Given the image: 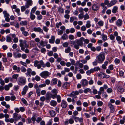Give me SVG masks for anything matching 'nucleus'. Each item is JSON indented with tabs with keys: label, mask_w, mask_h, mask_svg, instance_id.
<instances>
[{
	"label": "nucleus",
	"mask_w": 125,
	"mask_h": 125,
	"mask_svg": "<svg viewBox=\"0 0 125 125\" xmlns=\"http://www.w3.org/2000/svg\"><path fill=\"white\" fill-rule=\"evenodd\" d=\"M19 42H20V46L21 47V50L23 51L25 49V48H26L24 51L26 53H28L29 52V50L27 48L29 47V45L27 44V41L26 40H24L23 41L22 40H20Z\"/></svg>",
	"instance_id": "nucleus-1"
},
{
	"label": "nucleus",
	"mask_w": 125,
	"mask_h": 125,
	"mask_svg": "<svg viewBox=\"0 0 125 125\" xmlns=\"http://www.w3.org/2000/svg\"><path fill=\"white\" fill-rule=\"evenodd\" d=\"M34 66L37 67L38 69L41 68L42 66L43 68L45 67V64L42 60H41L39 62L38 60H35L34 61Z\"/></svg>",
	"instance_id": "nucleus-2"
},
{
	"label": "nucleus",
	"mask_w": 125,
	"mask_h": 125,
	"mask_svg": "<svg viewBox=\"0 0 125 125\" xmlns=\"http://www.w3.org/2000/svg\"><path fill=\"white\" fill-rule=\"evenodd\" d=\"M82 37H81L78 39L76 40V43L77 44L74 45V47L77 50H78L80 46L82 47L83 45V40Z\"/></svg>",
	"instance_id": "nucleus-3"
},
{
	"label": "nucleus",
	"mask_w": 125,
	"mask_h": 125,
	"mask_svg": "<svg viewBox=\"0 0 125 125\" xmlns=\"http://www.w3.org/2000/svg\"><path fill=\"white\" fill-rule=\"evenodd\" d=\"M97 61L98 63H102L103 62L105 59L104 54L103 53H100L97 56Z\"/></svg>",
	"instance_id": "nucleus-4"
},
{
	"label": "nucleus",
	"mask_w": 125,
	"mask_h": 125,
	"mask_svg": "<svg viewBox=\"0 0 125 125\" xmlns=\"http://www.w3.org/2000/svg\"><path fill=\"white\" fill-rule=\"evenodd\" d=\"M19 81L18 84L20 85H24L26 83V78L24 77H19Z\"/></svg>",
	"instance_id": "nucleus-5"
},
{
	"label": "nucleus",
	"mask_w": 125,
	"mask_h": 125,
	"mask_svg": "<svg viewBox=\"0 0 125 125\" xmlns=\"http://www.w3.org/2000/svg\"><path fill=\"white\" fill-rule=\"evenodd\" d=\"M52 94H50V95L51 96V97L53 99H55L56 98V97L57 96V94L58 92L57 91V89H54L51 91Z\"/></svg>",
	"instance_id": "nucleus-6"
},
{
	"label": "nucleus",
	"mask_w": 125,
	"mask_h": 125,
	"mask_svg": "<svg viewBox=\"0 0 125 125\" xmlns=\"http://www.w3.org/2000/svg\"><path fill=\"white\" fill-rule=\"evenodd\" d=\"M78 94L79 92H78V91H75L72 92L70 94L68 95V96L72 97L74 98H76L77 97L76 95H78Z\"/></svg>",
	"instance_id": "nucleus-7"
},
{
	"label": "nucleus",
	"mask_w": 125,
	"mask_h": 125,
	"mask_svg": "<svg viewBox=\"0 0 125 125\" xmlns=\"http://www.w3.org/2000/svg\"><path fill=\"white\" fill-rule=\"evenodd\" d=\"M49 75V72L46 71H43L40 74V75L44 78H46Z\"/></svg>",
	"instance_id": "nucleus-8"
},
{
	"label": "nucleus",
	"mask_w": 125,
	"mask_h": 125,
	"mask_svg": "<svg viewBox=\"0 0 125 125\" xmlns=\"http://www.w3.org/2000/svg\"><path fill=\"white\" fill-rule=\"evenodd\" d=\"M99 4L97 3L93 4L92 7V8L93 11H95L99 9Z\"/></svg>",
	"instance_id": "nucleus-9"
},
{
	"label": "nucleus",
	"mask_w": 125,
	"mask_h": 125,
	"mask_svg": "<svg viewBox=\"0 0 125 125\" xmlns=\"http://www.w3.org/2000/svg\"><path fill=\"white\" fill-rule=\"evenodd\" d=\"M18 114L16 113H14L13 114V117L14 120L16 121H17L19 119H20L21 118V116L20 115L17 117Z\"/></svg>",
	"instance_id": "nucleus-10"
},
{
	"label": "nucleus",
	"mask_w": 125,
	"mask_h": 125,
	"mask_svg": "<svg viewBox=\"0 0 125 125\" xmlns=\"http://www.w3.org/2000/svg\"><path fill=\"white\" fill-rule=\"evenodd\" d=\"M33 4L32 1L31 0H28L27 1L25 6L26 8H29L30 6L32 5Z\"/></svg>",
	"instance_id": "nucleus-11"
},
{
	"label": "nucleus",
	"mask_w": 125,
	"mask_h": 125,
	"mask_svg": "<svg viewBox=\"0 0 125 125\" xmlns=\"http://www.w3.org/2000/svg\"><path fill=\"white\" fill-rule=\"evenodd\" d=\"M25 28L24 27H22L20 28L21 31L22 32V34L24 36H27L29 34L28 32L25 31Z\"/></svg>",
	"instance_id": "nucleus-12"
},
{
	"label": "nucleus",
	"mask_w": 125,
	"mask_h": 125,
	"mask_svg": "<svg viewBox=\"0 0 125 125\" xmlns=\"http://www.w3.org/2000/svg\"><path fill=\"white\" fill-rule=\"evenodd\" d=\"M33 30L35 32H39L40 33H43V30L41 29L40 27H34L33 28Z\"/></svg>",
	"instance_id": "nucleus-13"
},
{
	"label": "nucleus",
	"mask_w": 125,
	"mask_h": 125,
	"mask_svg": "<svg viewBox=\"0 0 125 125\" xmlns=\"http://www.w3.org/2000/svg\"><path fill=\"white\" fill-rule=\"evenodd\" d=\"M61 105L62 108H65L67 106V103L65 101L63 100L61 103Z\"/></svg>",
	"instance_id": "nucleus-14"
},
{
	"label": "nucleus",
	"mask_w": 125,
	"mask_h": 125,
	"mask_svg": "<svg viewBox=\"0 0 125 125\" xmlns=\"http://www.w3.org/2000/svg\"><path fill=\"white\" fill-rule=\"evenodd\" d=\"M81 83L82 85L83 86L86 85L88 84L87 81L86 79H85L82 80L81 81Z\"/></svg>",
	"instance_id": "nucleus-15"
},
{
	"label": "nucleus",
	"mask_w": 125,
	"mask_h": 125,
	"mask_svg": "<svg viewBox=\"0 0 125 125\" xmlns=\"http://www.w3.org/2000/svg\"><path fill=\"white\" fill-rule=\"evenodd\" d=\"M122 20L120 19H119L116 21V24L118 26L120 27L122 25Z\"/></svg>",
	"instance_id": "nucleus-16"
},
{
	"label": "nucleus",
	"mask_w": 125,
	"mask_h": 125,
	"mask_svg": "<svg viewBox=\"0 0 125 125\" xmlns=\"http://www.w3.org/2000/svg\"><path fill=\"white\" fill-rule=\"evenodd\" d=\"M57 83V79L56 78H54L52 79L51 82V85L52 86L55 85Z\"/></svg>",
	"instance_id": "nucleus-17"
},
{
	"label": "nucleus",
	"mask_w": 125,
	"mask_h": 125,
	"mask_svg": "<svg viewBox=\"0 0 125 125\" xmlns=\"http://www.w3.org/2000/svg\"><path fill=\"white\" fill-rule=\"evenodd\" d=\"M49 112L51 116L52 117H54L56 115V113L55 111L52 110L49 111Z\"/></svg>",
	"instance_id": "nucleus-18"
},
{
	"label": "nucleus",
	"mask_w": 125,
	"mask_h": 125,
	"mask_svg": "<svg viewBox=\"0 0 125 125\" xmlns=\"http://www.w3.org/2000/svg\"><path fill=\"white\" fill-rule=\"evenodd\" d=\"M70 82H65L62 85V87L64 89H68V87L69 86Z\"/></svg>",
	"instance_id": "nucleus-19"
},
{
	"label": "nucleus",
	"mask_w": 125,
	"mask_h": 125,
	"mask_svg": "<svg viewBox=\"0 0 125 125\" xmlns=\"http://www.w3.org/2000/svg\"><path fill=\"white\" fill-rule=\"evenodd\" d=\"M55 36H52L51 39L49 40V43H54L55 42Z\"/></svg>",
	"instance_id": "nucleus-20"
},
{
	"label": "nucleus",
	"mask_w": 125,
	"mask_h": 125,
	"mask_svg": "<svg viewBox=\"0 0 125 125\" xmlns=\"http://www.w3.org/2000/svg\"><path fill=\"white\" fill-rule=\"evenodd\" d=\"M32 71L31 69L30 68H28L27 69V72L26 74L27 76H31V73Z\"/></svg>",
	"instance_id": "nucleus-21"
},
{
	"label": "nucleus",
	"mask_w": 125,
	"mask_h": 125,
	"mask_svg": "<svg viewBox=\"0 0 125 125\" xmlns=\"http://www.w3.org/2000/svg\"><path fill=\"white\" fill-rule=\"evenodd\" d=\"M58 11L59 13L63 14L64 12V10L62 8L59 7L58 9Z\"/></svg>",
	"instance_id": "nucleus-22"
},
{
	"label": "nucleus",
	"mask_w": 125,
	"mask_h": 125,
	"mask_svg": "<svg viewBox=\"0 0 125 125\" xmlns=\"http://www.w3.org/2000/svg\"><path fill=\"white\" fill-rule=\"evenodd\" d=\"M20 24L22 26H26L28 24V22L26 21H21L20 22Z\"/></svg>",
	"instance_id": "nucleus-23"
},
{
	"label": "nucleus",
	"mask_w": 125,
	"mask_h": 125,
	"mask_svg": "<svg viewBox=\"0 0 125 125\" xmlns=\"http://www.w3.org/2000/svg\"><path fill=\"white\" fill-rule=\"evenodd\" d=\"M50 104L52 106H55L57 104V103L56 101L52 100L51 101Z\"/></svg>",
	"instance_id": "nucleus-24"
},
{
	"label": "nucleus",
	"mask_w": 125,
	"mask_h": 125,
	"mask_svg": "<svg viewBox=\"0 0 125 125\" xmlns=\"http://www.w3.org/2000/svg\"><path fill=\"white\" fill-rule=\"evenodd\" d=\"M115 109L114 106L112 104H110V111L112 113L114 112Z\"/></svg>",
	"instance_id": "nucleus-25"
},
{
	"label": "nucleus",
	"mask_w": 125,
	"mask_h": 125,
	"mask_svg": "<svg viewBox=\"0 0 125 125\" xmlns=\"http://www.w3.org/2000/svg\"><path fill=\"white\" fill-rule=\"evenodd\" d=\"M93 70V69H91L90 70L87 71L86 72V74L88 75H90L91 73L94 72Z\"/></svg>",
	"instance_id": "nucleus-26"
},
{
	"label": "nucleus",
	"mask_w": 125,
	"mask_h": 125,
	"mask_svg": "<svg viewBox=\"0 0 125 125\" xmlns=\"http://www.w3.org/2000/svg\"><path fill=\"white\" fill-rule=\"evenodd\" d=\"M61 38L63 40H67L68 39V35L66 33H64L62 36Z\"/></svg>",
	"instance_id": "nucleus-27"
},
{
	"label": "nucleus",
	"mask_w": 125,
	"mask_h": 125,
	"mask_svg": "<svg viewBox=\"0 0 125 125\" xmlns=\"http://www.w3.org/2000/svg\"><path fill=\"white\" fill-rule=\"evenodd\" d=\"M105 73L102 72H100L99 74L98 75V76L99 77H100L102 78H105Z\"/></svg>",
	"instance_id": "nucleus-28"
},
{
	"label": "nucleus",
	"mask_w": 125,
	"mask_h": 125,
	"mask_svg": "<svg viewBox=\"0 0 125 125\" xmlns=\"http://www.w3.org/2000/svg\"><path fill=\"white\" fill-rule=\"evenodd\" d=\"M117 89L118 91L121 93L123 92L124 91V89L121 87H118Z\"/></svg>",
	"instance_id": "nucleus-29"
},
{
	"label": "nucleus",
	"mask_w": 125,
	"mask_h": 125,
	"mask_svg": "<svg viewBox=\"0 0 125 125\" xmlns=\"http://www.w3.org/2000/svg\"><path fill=\"white\" fill-rule=\"evenodd\" d=\"M117 2V0H112L110 2V6L114 5Z\"/></svg>",
	"instance_id": "nucleus-30"
},
{
	"label": "nucleus",
	"mask_w": 125,
	"mask_h": 125,
	"mask_svg": "<svg viewBox=\"0 0 125 125\" xmlns=\"http://www.w3.org/2000/svg\"><path fill=\"white\" fill-rule=\"evenodd\" d=\"M71 51V49L70 47H68L67 48L65 49V52L67 53H69Z\"/></svg>",
	"instance_id": "nucleus-31"
},
{
	"label": "nucleus",
	"mask_w": 125,
	"mask_h": 125,
	"mask_svg": "<svg viewBox=\"0 0 125 125\" xmlns=\"http://www.w3.org/2000/svg\"><path fill=\"white\" fill-rule=\"evenodd\" d=\"M3 14L4 15L5 17H9L10 15L9 13H7V11L6 10L4 11L3 12Z\"/></svg>",
	"instance_id": "nucleus-32"
},
{
	"label": "nucleus",
	"mask_w": 125,
	"mask_h": 125,
	"mask_svg": "<svg viewBox=\"0 0 125 125\" xmlns=\"http://www.w3.org/2000/svg\"><path fill=\"white\" fill-rule=\"evenodd\" d=\"M116 20V17H113L111 18L110 20V23H112L114 22V21Z\"/></svg>",
	"instance_id": "nucleus-33"
},
{
	"label": "nucleus",
	"mask_w": 125,
	"mask_h": 125,
	"mask_svg": "<svg viewBox=\"0 0 125 125\" xmlns=\"http://www.w3.org/2000/svg\"><path fill=\"white\" fill-rule=\"evenodd\" d=\"M14 57L15 58H19L21 57V55L20 53H15L14 54Z\"/></svg>",
	"instance_id": "nucleus-34"
},
{
	"label": "nucleus",
	"mask_w": 125,
	"mask_h": 125,
	"mask_svg": "<svg viewBox=\"0 0 125 125\" xmlns=\"http://www.w3.org/2000/svg\"><path fill=\"white\" fill-rule=\"evenodd\" d=\"M50 94H48V93H47L46 97L45 98L46 101H48L50 100L51 98V97L50 95Z\"/></svg>",
	"instance_id": "nucleus-35"
},
{
	"label": "nucleus",
	"mask_w": 125,
	"mask_h": 125,
	"mask_svg": "<svg viewBox=\"0 0 125 125\" xmlns=\"http://www.w3.org/2000/svg\"><path fill=\"white\" fill-rule=\"evenodd\" d=\"M117 7L115 6L112 10V12L114 13H116L117 11Z\"/></svg>",
	"instance_id": "nucleus-36"
},
{
	"label": "nucleus",
	"mask_w": 125,
	"mask_h": 125,
	"mask_svg": "<svg viewBox=\"0 0 125 125\" xmlns=\"http://www.w3.org/2000/svg\"><path fill=\"white\" fill-rule=\"evenodd\" d=\"M57 99V102L58 103H60L61 101V97L59 95H58L56 97Z\"/></svg>",
	"instance_id": "nucleus-37"
},
{
	"label": "nucleus",
	"mask_w": 125,
	"mask_h": 125,
	"mask_svg": "<svg viewBox=\"0 0 125 125\" xmlns=\"http://www.w3.org/2000/svg\"><path fill=\"white\" fill-rule=\"evenodd\" d=\"M102 40L104 41H105L107 40V36L106 35H104V34H102Z\"/></svg>",
	"instance_id": "nucleus-38"
},
{
	"label": "nucleus",
	"mask_w": 125,
	"mask_h": 125,
	"mask_svg": "<svg viewBox=\"0 0 125 125\" xmlns=\"http://www.w3.org/2000/svg\"><path fill=\"white\" fill-rule=\"evenodd\" d=\"M30 17L31 20H33L35 19L36 17L33 14V13H30Z\"/></svg>",
	"instance_id": "nucleus-39"
},
{
	"label": "nucleus",
	"mask_w": 125,
	"mask_h": 125,
	"mask_svg": "<svg viewBox=\"0 0 125 125\" xmlns=\"http://www.w3.org/2000/svg\"><path fill=\"white\" fill-rule=\"evenodd\" d=\"M37 9V7L36 6H35L32 8L31 10L30 13H34L35 12Z\"/></svg>",
	"instance_id": "nucleus-40"
},
{
	"label": "nucleus",
	"mask_w": 125,
	"mask_h": 125,
	"mask_svg": "<svg viewBox=\"0 0 125 125\" xmlns=\"http://www.w3.org/2000/svg\"><path fill=\"white\" fill-rule=\"evenodd\" d=\"M100 5L101 6L103 7V10H106L107 9V7L104 5V3H101Z\"/></svg>",
	"instance_id": "nucleus-41"
},
{
	"label": "nucleus",
	"mask_w": 125,
	"mask_h": 125,
	"mask_svg": "<svg viewBox=\"0 0 125 125\" xmlns=\"http://www.w3.org/2000/svg\"><path fill=\"white\" fill-rule=\"evenodd\" d=\"M82 38H83V42L84 41V43H85L86 44H87L89 43V41L88 39H85L83 37H82Z\"/></svg>",
	"instance_id": "nucleus-42"
},
{
	"label": "nucleus",
	"mask_w": 125,
	"mask_h": 125,
	"mask_svg": "<svg viewBox=\"0 0 125 125\" xmlns=\"http://www.w3.org/2000/svg\"><path fill=\"white\" fill-rule=\"evenodd\" d=\"M11 38L9 36H7L6 37V41L7 42H10L12 41Z\"/></svg>",
	"instance_id": "nucleus-43"
},
{
	"label": "nucleus",
	"mask_w": 125,
	"mask_h": 125,
	"mask_svg": "<svg viewBox=\"0 0 125 125\" xmlns=\"http://www.w3.org/2000/svg\"><path fill=\"white\" fill-rule=\"evenodd\" d=\"M87 22V23L86 25V26L87 28H89L91 26V25L90 24V21H88Z\"/></svg>",
	"instance_id": "nucleus-44"
},
{
	"label": "nucleus",
	"mask_w": 125,
	"mask_h": 125,
	"mask_svg": "<svg viewBox=\"0 0 125 125\" xmlns=\"http://www.w3.org/2000/svg\"><path fill=\"white\" fill-rule=\"evenodd\" d=\"M36 93L38 96H39L40 95V89H36Z\"/></svg>",
	"instance_id": "nucleus-45"
},
{
	"label": "nucleus",
	"mask_w": 125,
	"mask_h": 125,
	"mask_svg": "<svg viewBox=\"0 0 125 125\" xmlns=\"http://www.w3.org/2000/svg\"><path fill=\"white\" fill-rule=\"evenodd\" d=\"M83 18L84 20H85L89 19V15L87 13L84 15H83Z\"/></svg>",
	"instance_id": "nucleus-46"
},
{
	"label": "nucleus",
	"mask_w": 125,
	"mask_h": 125,
	"mask_svg": "<svg viewBox=\"0 0 125 125\" xmlns=\"http://www.w3.org/2000/svg\"><path fill=\"white\" fill-rule=\"evenodd\" d=\"M72 118L73 119H74L75 122H77L78 120L79 117H76L74 116L73 115L72 116Z\"/></svg>",
	"instance_id": "nucleus-47"
},
{
	"label": "nucleus",
	"mask_w": 125,
	"mask_h": 125,
	"mask_svg": "<svg viewBox=\"0 0 125 125\" xmlns=\"http://www.w3.org/2000/svg\"><path fill=\"white\" fill-rule=\"evenodd\" d=\"M34 41L32 40L30 41V45L33 47L35 46V44Z\"/></svg>",
	"instance_id": "nucleus-48"
},
{
	"label": "nucleus",
	"mask_w": 125,
	"mask_h": 125,
	"mask_svg": "<svg viewBox=\"0 0 125 125\" xmlns=\"http://www.w3.org/2000/svg\"><path fill=\"white\" fill-rule=\"evenodd\" d=\"M70 45L72 46L73 45H75V42L74 41H69Z\"/></svg>",
	"instance_id": "nucleus-49"
},
{
	"label": "nucleus",
	"mask_w": 125,
	"mask_h": 125,
	"mask_svg": "<svg viewBox=\"0 0 125 125\" xmlns=\"http://www.w3.org/2000/svg\"><path fill=\"white\" fill-rule=\"evenodd\" d=\"M91 90L90 89L88 88L85 89L83 91V92L85 93H87L88 92L91 91Z\"/></svg>",
	"instance_id": "nucleus-50"
},
{
	"label": "nucleus",
	"mask_w": 125,
	"mask_h": 125,
	"mask_svg": "<svg viewBox=\"0 0 125 125\" xmlns=\"http://www.w3.org/2000/svg\"><path fill=\"white\" fill-rule=\"evenodd\" d=\"M22 101L26 105H28V103L26 101L24 98H22L21 99Z\"/></svg>",
	"instance_id": "nucleus-51"
},
{
	"label": "nucleus",
	"mask_w": 125,
	"mask_h": 125,
	"mask_svg": "<svg viewBox=\"0 0 125 125\" xmlns=\"http://www.w3.org/2000/svg\"><path fill=\"white\" fill-rule=\"evenodd\" d=\"M62 25V22H59V23H56V27L58 28L59 27V26L61 25Z\"/></svg>",
	"instance_id": "nucleus-52"
},
{
	"label": "nucleus",
	"mask_w": 125,
	"mask_h": 125,
	"mask_svg": "<svg viewBox=\"0 0 125 125\" xmlns=\"http://www.w3.org/2000/svg\"><path fill=\"white\" fill-rule=\"evenodd\" d=\"M42 16L41 14H40L37 16V19L38 20H41L42 19Z\"/></svg>",
	"instance_id": "nucleus-53"
},
{
	"label": "nucleus",
	"mask_w": 125,
	"mask_h": 125,
	"mask_svg": "<svg viewBox=\"0 0 125 125\" xmlns=\"http://www.w3.org/2000/svg\"><path fill=\"white\" fill-rule=\"evenodd\" d=\"M19 76V74H14L12 76V78L14 79H17Z\"/></svg>",
	"instance_id": "nucleus-54"
},
{
	"label": "nucleus",
	"mask_w": 125,
	"mask_h": 125,
	"mask_svg": "<svg viewBox=\"0 0 125 125\" xmlns=\"http://www.w3.org/2000/svg\"><path fill=\"white\" fill-rule=\"evenodd\" d=\"M69 43L67 42H66L63 43L62 44L63 46L64 47H68Z\"/></svg>",
	"instance_id": "nucleus-55"
},
{
	"label": "nucleus",
	"mask_w": 125,
	"mask_h": 125,
	"mask_svg": "<svg viewBox=\"0 0 125 125\" xmlns=\"http://www.w3.org/2000/svg\"><path fill=\"white\" fill-rule=\"evenodd\" d=\"M20 9L18 8L16 9L15 10V11L17 13L18 15H21V13L20 12Z\"/></svg>",
	"instance_id": "nucleus-56"
},
{
	"label": "nucleus",
	"mask_w": 125,
	"mask_h": 125,
	"mask_svg": "<svg viewBox=\"0 0 125 125\" xmlns=\"http://www.w3.org/2000/svg\"><path fill=\"white\" fill-rule=\"evenodd\" d=\"M104 5H105L107 6L108 7H109L108 6V5H109V1L107 0H105L104 1Z\"/></svg>",
	"instance_id": "nucleus-57"
},
{
	"label": "nucleus",
	"mask_w": 125,
	"mask_h": 125,
	"mask_svg": "<svg viewBox=\"0 0 125 125\" xmlns=\"http://www.w3.org/2000/svg\"><path fill=\"white\" fill-rule=\"evenodd\" d=\"M26 8L25 5V6H21V11L22 12L26 10Z\"/></svg>",
	"instance_id": "nucleus-58"
},
{
	"label": "nucleus",
	"mask_w": 125,
	"mask_h": 125,
	"mask_svg": "<svg viewBox=\"0 0 125 125\" xmlns=\"http://www.w3.org/2000/svg\"><path fill=\"white\" fill-rule=\"evenodd\" d=\"M93 69L94 70V72L95 71H97L98 70H100V68L99 67H94Z\"/></svg>",
	"instance_id": "nucleus-59"
},
{
	"label": "nucleus",
	"mask_w": 125,
	"mask_h": 125,
	"mask_svg": "<svg viewBox=\"0 0 125 125\" xmlns=\"http://www.w3.org/2000/svg\"><path fill=\"white\" fill-rule=\"evenodd\" d=\"M83 10V9L82 7L80 8L79 9V12H80L81 14H84Z\"/></svg>",
	"instance_id": "nucleus-60"
},
{
	"label": "nucleus",
	"mask_w": 125,
	"mask_h": 125,
	"mask_svg": "<svg viewBox=\"0 0 125 125\" xmlns=\"http://www.w3.org/2000/svg\"><path fill=\"white\" fill-rule=\"evenodd\" d=\"M41 46H42L43 47L45 46V45H44V42L42 40H41V41L39 43Z\"/></svg>",
	"instance_id": "nucleus-61"
},
{
	"label": "nucleus",
	"mask_w": 125,
	"mask_h": 125,
	"mask_svg": "<svg viewBox=\"0 0 125 125\" xmlns=\"http://www.w3.org/2000/svg\"><path fill=\"white\" fill-rule=\"evenodd\" d=\"M54 59L52 57H51L49 58V61L51 63H52L54 62Z\"/></svg>",
	"instance_id": "nucleus-62"
},
{
	"label": "nucleus",
	"mask_w": 125,
	"mask_h": 125,
	"mask_svg": "<svg viewBox=\"0 0 125 125\" xmlns=\"http://www.w3.org/2000/svg\"><path fill=\"white\" fill-rule=\"evenodd\" d=\"M60 64L62 66H65L66 65V62L64 61H62L60 62Z\"/></svg>",
	"instance_id": "nucleus-63"
},
{
	"label": "nucleus",
	"mask_w": 125,
	"mask_h": 125,
	"mask_svg": "<svg viewBox=\"0 0 125 125\" xmlns=\"http://www.w3.org/2000/svg\"><path fill=\"white\" fill-rule=\"evenodd\" d=\"M98 24L99 26H102L103 25V22L102 21H100L98 22Z\"/></svg>",
	"instance_id": "nucleus-64"
}]
</instances>
